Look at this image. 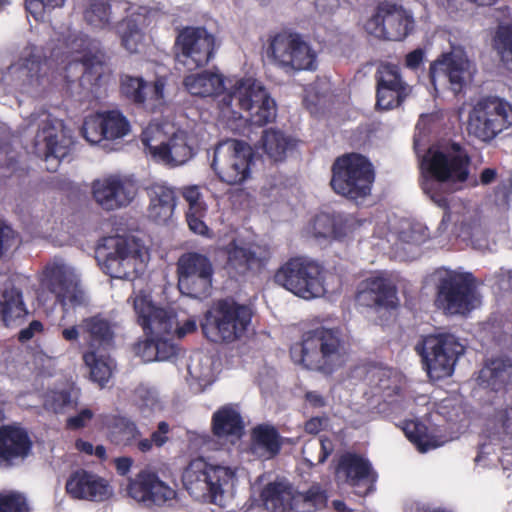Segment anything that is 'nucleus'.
Segmentation results:
<instances>
[{
  "instance_id": "obj_1",
  "label": "nucleus",
  "mask_w": 512,
  "mask_h": 512,
  "mask_svg": "<svg viewBox=\"0 0 512 512\" xmlns=\"http://www.w3.org/2000/svg\"><path fill=\"white\" fill-rule=\"evenodd\" d=\"M289 353L295 364L330 376L348 362L351 341L340 327L318 326L304 331Z\"/></svg>"
},
{
  "instance_id": "obj_2",
  "label": "nucleus",
  "mask_w": 512,
  "mask_h": 512,
  "mask_svg": "<svg viewBox=\"0 0 512 512\" xmlns=\"http://www.w3.org/2000/svg\"><path fill=\"white\" fill-rule=\"evenodd\" d=\"M220 116L228 121L246 118L265 125L276 117V104L264 85L253 77L229 81L226 92L217 100Z\"/></svg>"
},
{
  "instance_id": "obj_3",
  "label": "nucleus",
  "mask_w": 512,
  "mask_h": 512,
  "mask_svg": "<svg viewBox=\"0 0 512 512\" xmlns=\"http://www.w3.org/2000/svg\"><path fill=\"white\" fill-rule=\"evenodd\" d=\"M470 159L458 144L443 148H430L421 162L424 173L423 191L440 207L446 205V198L438 194L443 185H459L469 176Z\"/></svg>"
},
{
  "instance_id": "obj_4",
  "label": "nucleus",
  "mask_w": 512,
  "mask_h": 512,
  "mask_svg": "<svg viewBox=\"0 0 512 512\" xmlns=\"http://www.w3.org/2000/svg\"><path fill=\"white\" fill-rule=\"evenodd\" d=\"M253 317L249 305L240 304L234 299L218 300L200 322L203 335L214 343H232L247 332Z\"/></svg>"
},
{
  "instance_id": "obj_5",
  "label": "nucleus",
  "mask_w": 512,
  "mask_h": 512,
  "mask_svg": "<svg viewBox=\"0 0 512 512\" xmlns=\"http://www.w3.org/2000/svg\"><path fill=\"white\" fill-rule=\"evenodd\" d=\"M234 477L229 467L209 464L203 457L192 459L182 472V484L196 501L224 506L225 488Z\"/></svg>"
},
{
  "instance_id": "obj_6",
  "label": "nucleus",
  "mask_w": 512,
  "mask_h": 512,
  "mask_svg": "<svg viewBox=\"0 0 512 512\" xmlns=\"http://www.w3.org/2000/svg\"><path fill=\"white\" fill-rule=\"evenodd\" d=\"M142 143L152 158L172 167L187 163L194 155L193 139L169 123H150L143 130Z\"/></svg>"
},
{
  "instance_id": "obj_7",
  "label": "nucleus",
  "mask_w": 512,
  "mask_h": 512,
  "mask_svg": "<svg viewBox=\"0 0 512 512\" xmlns=\"http://www.w3.org/2000/svg\"><path fill=\"white\" fill-rule=\"evenodd\" d=\"M466 130L481 142L493 141L498 135L512 130V104L495 96L479 99L468 112Z\"/></svg>"
},
{
  "instance_id": "obj_8",
  "label": "nucleus",
  "mask_w": 512,
  "mask_h": 512,
  "mask_svg": "<svg viewBox=\"0 0 512 512\" xmlns=\"http://www.w3.org/2000/svg\"><path fill=\"white\" fill-rule=\"evenodd\" d=\"M428 376L435 380L450 377L465 347L450 333L423 336L415 346Z\"/></svg>"
},
{
  "instance_id": "obj_9",
  "label": "nucleus",
  "mask_w": 512,
  "mask_h": 512,
  "mask_svg": "<svg viewBox=\"0 0 512 512\" xmlns=\"http://www.w3.org/2000/svg\"><path fill=\"white\" fill-rule=\"evenodd\" d=\"M327 270L311 258H288L278 268L274 281L296 296L304 299L319 297L326 292Z\"/></svg>"
},
{
  "instance_id": "obj_10",
  "label": "nucleus",
  "mask_w": 512,
  "mask_h": 512,
  "mask_svg": "<svg viewBox=\"0 0 512 512\" xmlns=\"http://www.w3.org/2000/svg\"><path fill=\"white\" fill-rule=\"evenodd\" d=\"M29 124L37 127L34 138L35 152L44 158L47 170L56 171L61 160L70 152L71 137L62 122L45 110L32 113Z\"/></svg>"
},
{
  "instance_id": "obj_11",
  "label": "nucleus",
  "mask_w": 512,
  "mask_h": 512,
  "mask_svg": "<svg viewBox=\"0 0 512 512\" xmlns=\"http://www.w3.org/2000/svg\"><path fill=\"white\" fill-rule=\"evenodd\" d=\"M373 181L372 165L361 155L340 157L333 165L331 186L339 195L352 200L363 199L370 194Z\"/></svg>"
},
{
  "instance_id": "obj_12",
  "label": "nucleus",
  "mask_w": 512,
  "mask_h": 512,
  "mask_svg": "<svg viewBox=\"0 0 512 512\" xmlns=\"http://www.w3.org/2000/svg\"><path fill=\"white\" fill-rule=\"evenodd\" d=\"M133 308L137 315V323L143 328L145 334L155 337V341H145L144 348L155 350L157 355L162 353V348H168L169 352L159 356V359L175 355V347L166 341H161L163 337L172 333L175 316L164 308L156 307L150 295L143 292L134 297Z\"/></svg>"
},
{
  "instance_id": "obj_13",
  "label": "nucleus",
  "mask_w": 512,
  "mask_h": 512,
  "mask_svg": "<svg viewBox=\"0 0 512 512\" xmlns=\"http://www.w3.org/2000/svg\"><path fill=\"white\" fill-rule=\"evenodd\" d=\"M273 63L286 73L315 71L318 52L301 36L281 33L274 36L269 45Z\"/></svg>"
},
{
  "instance_id": "obj_14",
  "label": "nucleus",
  "mask_w": 512,
  "mask_h": 512,
  "mask_svg": "<svg viewBox=\"0 0 512 512\" xmlns=\"http://www.w3.org/2000/svg\"><path fill=\"white\" fill-rule=\"evenodd\" d=\"M251 160L252 149L246 142L228 139L216 146L211 166L222 181L237 185L250 177Z\"/></svg>"
},
{
  "instance_id": "obj_15",
  "label": "nucleus",
  "mask_w": 512,
  "mask_h": 512,
  "mask_svg": "<svg viewBox=\"0 0 512 512\" xmlns=\"http://www.w3.org/2000/svg\"><path fill=\"white\" fill-rule=\"evenodd\" d=\"M43 292H49L61 306L73 307L87 303L86 293L82 288L75 270L63 263H48L40 278Z\"/></svg>"
},
{
  "instance_id": "obj_16",
  "label": "nucleus",
  "mask_w": 512,
  "mask_h": 512,
  "mask_svg": "<svg viewBox=\"0 0 512 512\" xmlns=\"http://www.w3.org/2000/svg\"><path fill=\"white\" fill-rule=\"evenodd\" d=\"M475 289L471 273L449 271L439 278L435 302L449 314H465L473 308Z\"/></svg>"
},
{
  "instance_id": "obj_17",
  "label": "nucleus",
  "mask_w": 512,
  "mask_h": 512,
  "mask_svg": "<svg viewBox=\"0 0 512 512\" xmlns=\"http://www.w3.org/2000/svg\"><path fill=\"white\" fill-rule=\"evenodd\" d=\"M414 24L411 14L401 6L382 2L375 13L366 21L365 31L378 39L399 41L412 30Z\"/></svg>"
},
{
  "instance_id": "obj_18",
  "label": "nucleus",
  "mask_w": 512,
  "mask_h": 512,
  "mask_svg": "<svg viewBox=\"0 0 512 512\" xmlns=\"http://www.w3.org/2000/svg\"><path fill=\"white\" fill-rule=\"evenodd\" d=\"M177 61L192 70L203 67L211 60L215 37L204 28H185L177 36Z\"/></svg>"
},
{
  "instance_id": "obj_19",
  "label": "nucleus",
  "mask_w": 512,
  "mask_h": 512,
  "mask_svg": "<svg viewBox=\"0 0 512 512\" xmlns=\"http://www.w3.org/2000/svg\"><path fill=\"white\" fill-rule=\"evenodd\" d=\"M136 183L127 176L108 175L92 183V195L96 203L107 211L127 207L136 197Z\"/></svg>"
},
{
  "instance_id": "obj_20",
  "label": "nucleus",
  "mask_w": 512,
  "mask_h": 512,
  "mask_svg": "<svg viewBox=\"0 0 512 512\" xmlns=\"http://www.w3.org/2000/svg\"><path fill=\"white\" fill-rule=\"evenodd\" d=\"M336 475L361 497H365L374 491L378 478L371 462L355 452H345L340 456L336 467Z\"/></svg>"
},
{
  "instance_id": "obj_21",
  "label": "nucleus",
  "mask_w": 512,
  "mask_h": 512,
  "mask_svg": "<svg viewBox=\"0 0 512 512\" xmlns=\"http://www.w3.org/2000/svg\"><path fill=\"white\" fill-rule=\"evenodd\" d=\"M474 66L461 49H454L435 61L430 68L431 80L436 87L442 78L447 79L453 92L458 93L471 80Z\"/></svg>"
},
{
  "instance_id": "obj_22",
  "label": "nucleus",
  "mask_w": 512,
  "mask_h": 512,
  "mask_svg": "<svg viewBox=\"0 0 512 512\" xmlns=\"http://www.w3.org/2000/svg\"><path fill=\"white\" fill-rule=\"evenodd\" d=\"M128 494L148 507H162L176 498V491L159 476L148 470H141L135 478L130 479Z\"/></svg>"
},
{
  "instance_id": "obj_23",
  "label": "nucleus",
  "mask_w": 512,
  "mask_h": 512,
  "mask_svg": "<svg viewBox=\"0 0 512 512\" xmlns=\"http://www.w3.org/2000/svg\"><path fill=\"white\" fill-rule=\"evenodd\" d=\"M130 132V123L118 110L90 115L83 125L84 137L91 144L103 139L114 140L125 137Z\"/></svg>"
},
{
  "instance_id": "obj_24",
  "label": "nucleus",
  "mask_w": 512,
  "mask_h": 512,
  "mask_svg": "<svg viewBox=\"0 0 512 512\" xmlns=\"http://www.w3.org/2000/svg\"><path fill=\"white\" fill-rule=\"evenodd\" d=\"M44 60L40 48L28 45L22 50L18 62L11 65L10 73L17 76L24 92L36 94L40 91L44 84L41 73Z\"/></svg>"
},
{
  "instance_id": "obj_25",
  "label": "nucleus",
  "mask_w": 512,
  "mask_h": 512,
  "mask_svg": "<svg viewBox=\"0 0 512 512\" xmlns=\"http://www.w3.org/2000/svg\"><path fill=\"white\" fill-rule=\"evenodd\" d=\"M65 489L67 494L73 499L94 502L105 501L111 494L105 479L82 468L70 474L66 481Z\"/></svg>"
},
{
  "instance_id": "obj_26",
  "label": "nucleus",
  "mask_w": 512,
  "mask_h": 512,
  "mask_svg": "<svg viewBox=\"0 0 512 512\" xmlns=\"http://www.w3.org/2000/svg\"><path fill=\"white\" fill-rule=\"evenodd\" d=\"M178 274L179 284L186 286L196 297L211 288L213 267L210 258H179Z\"/></svg>"
},
{
  "instance_id": "obj_27",
  "label": "nucleus",
  "mask_w": 512,
  "mask_h": 512,
  "mask_svg": "<svg viewBox=\"0 0 512 512\" xmlns=\"http://www.w3.org/2000/svg\"><path fill=\"white\" fill-rule=\"evenodd\" d=\"M357 301L367 307L395 309L399 303L397 287L384 276L369 277L364 281V287L358 291Z\"/></svg>"
},
{
  "instance_id": "obj_28",
  "label": "nucleus",
  "mask_w": 512,
  "mask_h": 512,
  "mask_svg": "<svg viewBox=\"0 0 512 512\" xmlns=\"http://www.w3.org/2000/svg\"><path fill=\"white\" fill-rule=\"evenodd\" d=\"M33 442L23 427L4 425L0 427V465L9 466L17 459L26 458Z\"/></svg>"
},
{
  "instance_id": "obj_29",
  "label": "nucleus",
  "mask_w": 512,
  "mask_h": 512,
  "mask_svg": "<svg viewBox=\"0 0 512 512\" xmlns=\"http://www.w3.org/2000/svg\"><path fill=\"white\" fill-rule=\"evenodd\" d=\"M62 53L68 65L81 63L83 67H93L101 63L99 43L82 33H70L65 39Z\"/></svg>"
},
{
  "instance_id": "obj_30",
  "label": "nucleus",
  "mask_w": 512,
  "mask_h": 512,
  "mask_svg": "<svg viewBox=\"0 0 512 512\" xmlns=\"http://www.w3.org/2000/svg\"><path fill=\"white\" fill-rule=\"evenodd\" d=\"M179 193L187 203L185 216L189 229L195 234L207 236L209 228L205 218L208 205L204 200L202 187L195 184L185 185L180 188Z\"/></svg>"
},
{
  "instance_id": "obj_31",
  "label": "nucleus",
  "mask_w": 512,
  "mask_h": 512,
  "mask_svg": "<svg viewBox=\"0 0 512 512\" xmlns=\"http://www.w3.org/2000/svg\"><path fill=\"white\" fill-rule=\"evenodd\" d=\"M148 240L136 235L104 237L97 243L98 256H144L149 253Z\"/></svg>"
},
{
  "instance_id": "obj_32",
  "label": "nucleus",
  "mask_w": 512,
  "mask_h": 512,
  "mask_svg": "<svg viewBox=\"0 0 512 512\" xmlns=\"http://www.w3.org/2000/svg\"><path fill=\"white\" fill-rule=\"evenodd\" d=\"M99 421L106 431L107 440L121 447L132 448L137 438L142 436L134 421L118 414H101Z\"/></svg>"
},
{
  "instance_id": "obj_33",
  "label": "nucleus",
  "mask_w": 512,
  "mask_h": 512,
  "mask_svg": "<svg viewBox=\"0 0 512 512\" xmlns=\"http://www.w3.org/2000/svg\"><path fill=\"white\" fill-rule=\"evenodd\" d=\"M145 27L146 18L139 13L128 16L116 25L121 46L129 54H140L145 51L149 41Z\"/></svg>"
},
{
  "instance_id": "obj_34",
  "label": "nucleus",
  "mask_w": 512,
  "mask_h": 512,
  "mask_svg": "<svg viewBox=\"0 0 512 512\" xmlns=\"http://www.w3.org/2000/svg\"><path fill=\"white\" fill-rule=\"evenodd\" d=\"M183 85L192 95L201 97L216 96L219 100L226 92L228 84L225 83L222 74L205 70L186 75L183 79Z\"/></svg>"
},
{
  "instance_id": "obj_35",
  "label": "nucleus",
  "mask_w": 512,
  "mask_h": 512,
  "mask_svg": "<svg viewBox=\"0 0 512 512\" xmlns=\"http://www.w3.org/2000/svg\"><path fill=\"white\" fill-rule=\"evenodd\" d=\"M282 446V437L275 426L258 424L252 428L250 449L254 455L270 460L280 454Z\"/></svg>"
},
{
  "instance_id": "obj_36",
  "label": "nucleus",
  "mask_w": 512,
  "mask_h": 512,
  "mask_svg": "<svg viewBox=\"0 0 512 512\" xmlns=\"http://www.w3.org/2000/svg\"><path fill=\"white\" fill-rule=\"evenodd\" d=\"M480 386L498 392L506 390L512 383V361L509 358H494L485 363L479 371Z\"/></svg>"
},
{
  "instance_id": "obj_37",
  "label": "nucleus",
  "mask_w": 512,
  "mask_h": 512,
  "mask_svg": "<svg viewBox=\"0 0 512 512\" xmlns=\"http://www.w3.org/2000/svg\"><path fill=\"white\" fill-rule=\"evenodd\" d=\"M29 311L24 302L23 293L14 285L0 288V324L12 327L18 321L24 320Z\"/></svg>"
},
{
  "instance_id": "obj_38",
  "label": "nucleus",
  "mask_w": 512,
  "mask_h": 512,
  "mask_svg": "<svg viewBox=\"0 0 512 512\" xmlns=\"http://www.w3.org/2000/svg\"><path fill=\"white\" fill-rule=\"evenodd\" d=\"M90 348L110 349L114 346L115 331L112 322L101 314L86 317L80 325Z\"/></svg>"
},
{
  "instance_id": "obj_39",
  "label": "nucleus",
  "mask_w": 512,
  "mask_h": 512,
  "mask_svg": "<svg viewBox=\"0 0 512 512\" xmlns=\"http://www.w3.org/2000/svg\"><path fill=\"white\" fill-rule=\"evenodd\" d=\"M149 199L148 216L157 223L168 222L177 204L174 190L162 184H155L149 189Z\"/></svg>"
},
{
  "instance_id": "obj_40",
  "label": "nucleus",
  "mask_w": 512,
  "mask_h": 512,
  "mask_svg": "<svg viewBox=\"0 0 512 512\" xmlns=\"http://www.w3.org/2000/svg\"><path fill=\"white\" fill-rule=\"evenodd\" d=\"M341 224L342 220L334 215L320 213L306 224L303 229V236L322 245L330 239L346 235V232L342 231Z\"/></svg>"
},
{
  "instance_id": "obj_41",
  "label": "nucleus",
  "mask_w": 512,
  "mask_h": 512,
  "mask_svg": "<svg viewBox=\"0 0 512 512\" xmlns=\"http://www.w3.org/2000/svg\"><path fill=\"white\" fill-rule=\"evenodd\" d=\"M211 431L218 439L240 437L244 431L241 414L232 405L220 407L212 415Z\"/></svg>"
},
{
  "instance_id": "obj_42",
  "label": "nucleus",
  "mask_w": 512,
  "mask_h": 512,
  "mask_svg": "<svg viewBox=\"0 0 512 512\" xmlns=\"http://www.w3.org/2000/svg\"><path fill=\"white\" fill-rule=\"evenodd\" d=\"M265 508L271 512L291 511L293 487L284 482H269L260 493Z\"/></svg>"
},
{
  "instance_id": "obj_43",
  "label": "nucleus",
  "mask_w": 512,
  "mask_h": 512,
  "mask_svg": "<svg viewBox=\"0 0 512 512\" xmlns=\"http://www.w3.org/2000/svg\"><path fill=\"white\" fill-rule=\"evenodd\" d=\"M294 145V140L280 130L268 129L263 133V150L274 162L283 161Z\"/></svg>"
},
{
  "instance_id": "obj_44",
  "label": "nucleus",
  "mask_w": 512,
  "mask_h": 512,
  "mask_svg": "<svg viewBox=\"0 0 512 512\" xmlns=\"http://www.w3.org/2000/svg\"><path fill=\"white\" fill-rule=\"evenodd\" d=\"M402 429L408 440L421 453L435 449L440 445L436 436L429 433L428 427L418 420H405Z\"/></svg>"
},
{
  "instance_id": "obj_45",
  "label": "nucleus",
  "mask_w": 512,
  "mask_h": 512,
  "mask_svg": "<svg viewBox=\"0 0 512 512\" xmlns=\"http://www.w3.org/2000/svg\"><path fill=\"white\" fill-rule=\"evenodd\" d=\"M327 504L326 493L319 485H312L306 492H298L293 489L291 511L314 512Z\"/></svg>"
},
{
  "instance_id": "obj_46",
  "label": "nucleus",
  "mask_w": 512,
  "mask_h": 512,
  "mask_svg": "<svg viewBox=\"0 0 512 512\" xmlns=\"http://www.w3.org/2000/svg\"><path fill=\"white\" fill-rule=\"evenodd\" d=\"M83 361L89 367L91 380L104 387L112 376V359L91 349L83 354Z\"/></svg>"
},
{
  "instance_id": "obj_47",
  "label": "nucleus",
  "mask_w": 512,
  "mask_h": 512,
  "mask_svg": "<svg viewBox=\"0 0 512 512\" xmlns=\"http://www.w3.org/2000/svg\"><path fill=\"white\" fill-rule=\"evenodd\" d=\"M267 258H227L225 268L231 278L260 274Z\"/></svg>"
},
{
  "instance_id": "obj_48",
  "label": "nucleus",
  "mask_w": 512,
  "mask_h": 512,
  "mask_svg": "<svg viewBox=\"0 0 512 512\" xmlns=\"http://www.w3.org/2000/svg\"><path fill=\"white\" fill-rule=\"evenodd\" d=\"M166 86L165 77H158L152 84L146 83L139 105L151 111L162 108L166 104Z\"/></svg>"
},
{
  "instance_id": "obj_49",
  "label": "nucleus",
  "mask_w": 512,
  "mask_h": 512,
  "mask_svg": "<svg viewBox=\"0 0 512 512\" xmlns=\"http://www.w3.org/2000/svg\"><path fill=\"white\" fill-rule=\"evenodd\" d=\"M493 47L505 66L512 70V22L498 25L493 37Z\"/></svg>"
},
{
  "instance_id": "obj_50",
  "label": "nucleus",
  "mask_w": 512,
  "mask_h": 512,
  "mask_svg": "<svg viewBox=\"0 0 512 512\" xmlns=\"http://www.w3.org/2000/svg\"><path fill=\"white\" fill-rule=\"evenodd\" d=\"M100 269L107 275L116 279H130L135 264L132 260L137 258H95Z\"/></svg>"
},
{
  "instance_id": "obj_51",
  "label": "nucleus",
  "mask_w": 512,
  "mask_h": 512,
  "mask_svg": "<svg viewBox=\"0 0 512 512\" xmlns=\"http://www.w3.org/2000/svg\"><path fill=\"white\" fill-rule=\"evenodd\" d=\"M109 0H89L84 12L86 22L94 28L103 29L110 24Z\"/></svg>"
},
{
  "instance_id": "obj_52",
  "label": "nucleus",
  "mask_w": 512,
  "mask_h": 512,
  "mask_svg": "<svg viewBox=\"0 0 512 512\" xmlns=\"http://www.w3.org/2000/svg\"><path fill=\"white\" fill-rule=\"evenodd\" d=\"M377 88L411 90V87L402 80L399 68L389 63H383L378 68Z\"/></svg>"
},
{
  "instance_id": "obj_53",
  "label": "nucleus",
  "mask_w": 512,
  "mask_h": 512,
  "mask_svg": "<svg viewBox=\"0 0 512 512\" xmlns=\"http://www.w3.org/2000/svg\"><path fill=\"white\" fill-rule=\"evenodd\" d=\"M411 93V90L377 88V106L383 110L393 109L399 106Z\"/></svg>"
},
{
  "instance_id": "obj_54",
  "label": "nucleus",
  "mask_w": 512,
  "mask_h": 512,
  "mask_svg": "<svg viewBox=\"0 0 512 512\" xmlns=\"http://www.w3.org/2000/svg\"><path fill=\"white\" fill-rule=\"evenodd\" d=\"M146 83L142 77L123 75L120 83L121 92L129 100L139 105Z\"/></svg>"
},
{
  "instance_id": "obj_55",
  "label": "nucleus",
  "mask_w": 512,
  "mask_h": 512,
  "mask_svg": "<svg viewBox=\"0 0 512 512\" xmlns=\"http://www.w3.org/2000/svg\"><path fill=\"white\" fill-rule=\"evenodd\" d=\"M71 403V393L68 390L48 391L44 397V408L56 414L62 413Z\"/></svg>"
},
{
  "instance_id": "obj_56",
  "label": "nucleus",
  "mask_w": 512,
  "mask_h": 512,
  "mask_svg": "<svg viewBox=\"0 0 512 512\" xmlns=\"http://www.w3.org/2000/svg\"><path fill=\"white\" fill-rule=\"evenodd\" d=\"M0 512H30L26 498L17 492L0 493Z\"/></svg>"
},
{
  "instance_id": "obj_57",
  "label": "nucleus",
  "mask_w": 512,
  "mask_h": 512,
  "mask_svg": "<svg viewBox=\"0 0 512 512\" xmlns=\"http://www.w3.org/2000/svg\"><path fill=\"white\" fill-rule=\"evenodd\" d=\"M399 239L403 244L420 245L427 239V228L422 223L407 224L400 232Z\"/></svg>"
},
{
  "instance_id": "obj_58",
  "label": "nucleus",
  "mask_w": 512,
  "mask_h": 512,
  "mask_svg": "<svg viewBox=\"0 0 512 512\" xmlns=\"http://www.w3.org/2000/svg\"><path fill=\"white\" fill-rule=\"evenodd\" d=\"M20 238L14 230L0 219V252L7 253L20 245Z\"/></svg>"
},
{
  "instance_id": "obj_59",
  "label": "nucleus",
  "mask_w": 512,
  "mask_h": 512,
  "mask_svg": "<svg viewBox=\"0 0 512 512\" xmlns=\"http://www.w3.org/2000/svg\"><path fill=\"white\" fill-rule=\"evenodd\" d=\"M496 424L498 426L499 439L512 445V416L507 410H500L495 415Z\"/></svg>"
},
{
  "instance_id": "obj_60",
  "label": "nucleus",
  "mask_w": 512,
  "mask_h": 512,
  "mask_svg": "<svg viewBox=\"0 0 512 512\" xmlns=\"http://www.w3.org/2000/svg\"><path fill=\"white\" fill-rule=\"evenodd\" d=\"M94 416L92 410L88 408L82 409L75 416H71L66 420V427L71 430H79L84 428L88 421H90Z\"/></svg>"
},
{
  "instance_id": "obj_61",
  "label": "nucleus",
  "mask_w": 512,
  "mask_h": 512,
  "mask_svg": "<svg viewBox=\"0 0 512 512\" xmlns=\"http://www.w3.org/2000/svg\"><path fill=\"white\" fill-rule=\"evenodd\" d=\"M44 332V325L39 320H33L29 325L18 332L17 339L21 343L30 341L36 334Z\"/></svg>"
},
{
  "instance_id": "obj_62",
  "label": "nucleus",
  "mask_w": 512,
  "mask_h": 512,
  "mask_svg": "<svg viewBox=\"0 0 512 512\" xmlns=\"http://www.w3.org/2000/svg\"><path fill=\"white\" fill-rule=\"evenodd\" d=\"M170 432V426L166 421L158 423L157 430L154 431L150 438L156 447H162L169 439L168 434Z\"/></svg>"
},
{
  "instance_id": "obj_63",
  "label": "nucleus",
  "mask_w": 512,
  "mask_h": 512,
  "mask_svg": "<svg viewBox=\"0 0 512 512\" xmlns=\"http://www.w3.org/2000/svg\"><path fill=\"white\" fill-rule=\"evenodd\" d=\"M45 8L42 0H26V9L36 20L43 19Z\"/></svg>"
},
{
  "instance_id": "obj_64",
  "label": "nucleus",
  "mask_w": 512,
  "mask_h": 512,
  "mask_svg": "<svg viewBox=\"0 0 512 512\" xmlns=\"http://www.w3.org/2000/svg\"><path fill=\"white\" fill-rule=\"evenodd\" d=\"M227 254L229 256H255L256 252H252L241 241H233L227 246Z\"/></svg>"
}]
</instances>
